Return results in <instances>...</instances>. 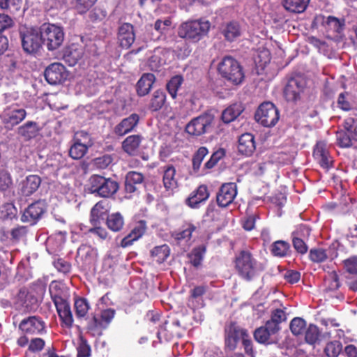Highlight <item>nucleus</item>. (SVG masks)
I'll return each instance as SVG.
<instances>
[{"label":"nucleus","instance_id":"obj_29","mask_svg":"<svg viewBox=\"0 0 357 357\" xmlns=\"http://www.w3.org/2000/svg\"><path fill=\"white\" fill-rule=\"evenodd\" d=\"M155 82V76L152 73L144 74L137 83V93L140 96L146 95Z\"/></svg>","mask_w":357,"mask_h":357},{"label":"nucleus","instance_id":"obj_57","mask_svg":"<svg viewBox=\"0 0 357 357\" xmlns=\"http://www.w3.org/2000/svg\"><path fill=\"white\" fill-rule=\"evenodd\" d=\"M113 162V158L111 155L105 154L96 158L93 160L94 165L99 169H105Z\"/></svg>","mask_w":357,"mask_h":357},{"label":"nucleus","instance_id":"obj_7","mask_svg":"<svg viewBox=\"0 0 357 357\" xmlns=\"http://www.w3.org/2000/svg\"><path fill=\"white\" fill-rule=\"evenodd\" d=\"M279 111L276 107L270 102L260 105L255 113V119L265 127H271L276 124L279 120Z\"/></svg>","mask_w":357,"mask_h":357},{"label":"nucleus","instance_id":"obj_34","mask_svg":"<svg viewBox=\"0 0 357 357\" xmlns=\"http://www.w3.org/2000/svg\"><path fill=\"white\" fill-rule=\"evenodd\" d=\"M38 131L36 123L32 121L26 123L17 129L18 135L23 137L25 139H30L34 137L37 135Z\"/></svg>","mask_w":357,"mask_h":357},{"label":"nucleus","instance_id":"obj_59","mask_svg":"<svg viewBox=\"0 0 357 357\" xmlns=\"http://www.w3.org/2000/svg\"><path fill=\"white\" fill-rule=\"evenodd\" d=\"M77 357H89L91 356V347L86 340L82 338L77 347Z\"/></svg>","mask_w":357,"mask_h":357},{"label":"nucleus","instance_id":"obj_31","mask_svg":"<svg viewBox=\"0 0 357 357\" xmlns=\"http://www.w3.org/2000/svg\"><path fill=\"white\" fill-rule=\"evenodd\" d=\"M243 111L241 104L235 103L227 107L222 113V120L225 123L234 121Z\"/></svg>","mask_w":357,"mask_h":357},{"label":"nucleus","instance_id":"obj_8","mask_svg":"<svg viewBox=\"0 0 357 357\" xmlns=\"http://www.w3.org/2000/svg\"><path fill=\"white\" fill-rule=\"evenodd\" d=\"M214 117L209 114H204L192 119L186 126V132L193 136H200L208 132L213 123Z\"/></svg>","mask_w":357,"mask_h":357},{"label":"nucleus","instance_id":"obj_26","mask_svg":"<svg viewBox=\"0 0 357 357\" xmlns=\"http://www.w3.org/2000/svg\"><path fill=\"white\" fill-rule=\"evenodd\" d=\"M162 183L167 191L172 192L178 187L176 178V169L172 165H165L162 167Z\"/></svg>","mask_w":357,"mask_h":357},{"label":"nucleus","instance_id":"obj_13","mask_svg":"<svg viewBox=\"0 0 357 357\" xmlns=\"http://www.w3.org/2000/svg\"><path fill=\"white\" fill-rule=\"evenodd\" d=\"M45 205L43 202H36L30 204L24 211L22 221L34 225L45 212Z\"/></svg>","mask_w":357,"mask_h":357},{"label":"nucleus","instance_id":"obj_18","mask_svg":"<svg viewBox=\"0 0 357 357\" xmlns=\"http://www.w3.org/2000/svg\"><path fill=\"white\" fill-rule=\"evenodd\" d=\"M118 41L123 48H129L135 41L134 27L130 23H123L118 31Z\"/></svg>","mask_w":357,"mask_h":357},{"label":"nucleus","instance_id":"obj_28","mask_svg":"<svg viewBox=\"0 0 357 357\" xmlns=\"http://www.w3.org/2000/svg\"><path fill=\"white\" fill-rule=\"evenodd\" d=\"M144 177L142 174L131 171L127 173L125 178V190L128 193L135 192L138 185L144 181Z\"/></svg>","mask_w":357,"mask_h":357},{"label":"nucleus","instance_id":"obj_38","mask_svg":"<svg viewBox=\"0 0 357 357\" xmlns=\"http://www.w3.org/2000/svg\"><path fill=\"white\" fill-rule=\"evenodd\" d=\"M172 24V21L169 19L164 20H157L154 24V30L158 33L157 36H152L150 39L158 40L163 36L168 31V27Z\"/></svg>","mask_w":357,"mask_h":357},{"label":"nucleus","instance_id":"obj_6","mask_svg":"<svg viewBox=\"0 0 357 357\" xmlns=\"http://www.w3.org/2000/svg\"><path fill=\"white\" fill-rule=\"evenodd\" d=\"M115 315V310L106 309L101 312L100 315H95L89 321L88 331L93 336H100L102 331L107 328Z\"/></svg>","mask_w":357,"mask_h":357},{"label":"nucleus","instance_id":"obj_61","mask_svg":"<svg viewBox=\"0 0 357 357\" xmlns=\"http://www.w3.org/2000/svg\"><path fill=\"white\" fill-rule=\"evenodd\" d=\"M346 271L351 274H357V257H351L344 261Z\"/></svg>","mask_w":357,"mask_h":357},{"label":"nucleus","instance_id":"obj_64","mask_svg":"<svg viewBox=\"0 0 357 357\" xmlns=\"http://www.w3.org/2000/svg\"><path fill=\"white\" fill-rule=\"evenodd\" d=\"M284 277L287 282L294 284L299 281L301 274L298 271L289 270L284 273Z\"/></svg>","mask_w":357,"mask_h":357},{"label":"nucleus","instance_id":"obj_50","mask_svg":"<svg viewBox=\"0 0 357 357\" xmlns=\"http://www.w3.org/2000/svg\"><path fill=\"white\" fill-rule=\"evenodd\" d=\"M182 82V77L176 75L173 77L167 84V89L173 98L176 97L178 89L180 88Z\"/></svg>","mask_w":357,"mask_h":357},{"label":"nucleus","instance_id":"obj_30","mask_svg":"<svg viewBox=\"0 0 357 357\" xmlns=\"http://www.w3.org/2000/svg\"><path fill=\"white\" fill-rule=\"evenodd\" d=\"M141 141L142 137L140 135H134L128 136L122 143L123 149L129 155H136L138 152Z\"/></svg>","mask_w":357,"mask_h":357},{"label":"nucleus","instance_id":"obj_48","mask_svg":"<svg viewBox=\"0 0 357 357\" xmlns=\"http://www.w3.org/2000/svg\"><path fill=\"white\" fill-rule=\"evenodd\" d=\"M205 252L206 248L204 246H199L194 248L191 253L189 255L190 263L194 266H199L203 259Z\"/></svg>","mask_w":357,"mask_h":357},{"label":"nucleus","instance_id":"obj_11","mask_svg":"<svg viewBox=\"0 0 357 357\" xmlns=\"http://www.w3.org/2000/svg\"><path fill=\"white\" fill-rule=\"evenodd\" d=\"M26 116L24 109L17 107H7L1 114L5 127L11 129L21 123Z\"/></svg>","mask_w":357,"mask_h":357},{"label":"nucleus","instance_id":"obj_33","mask_svg":"<svg viewBox=\"0 0 357 357\" xmlns=\"http://www.w3.org/2000/svg\"><path fill=\"white\" fill-rule=\"evenodd\" d=\"M241 33V29L239 24L236 22H230L227 23L222 29V34L226 40L233 41L239 37Z\"/></svg>","mask_w":357,"mask_h":357},{"label":"nucleus","instance_id":"obj_62","mask_svg":"<svg viewBox=\"0 0 357 357\" xmlns=\"http://www.w3.org/2000/svg\"><path fill=\"white\" fill-rule=\"evenodd\" d=\"M352 134L349 132H345L343 131L337 133V140L340 145L342 147H349L351 146V137Z\"/></svg>","mask_w":357,"mask_h":357},{"label":"nucleus","instance_id":"obj_40","mask_svg":"<svg viewBox=\"0 0 357 357\" xmlns=\"http://www.w3.org/2000/svg\"><path fill=\"white\" fill-rule=\"evenodd\" d=\"M290 249L289 244L284 241H277L271 245V251L274 256L283 257L286 256Z\"/></svg>","mask_w":357,"mask_h":357},{"label":"nucleus","instance_id":"obj_46","mask_svg":"<svg viewBox=\"0 0 357 357\" xmlns=\"http://www.w3.org/2000/svg\"><path fill=\"white\" fill-rule=\"evenodd\" d=\"M319 328L314 324H310L305 334V342L310 344H314L319 340Z\"/></svg>","mask_w":357,"mask_h":357},{"label":"nucleus","instance_id":"obj_4","mask_svg":"<svg viewBox=\"0 0 357 357\" xmlns=\"http://www.w3.org/2000/svg\"><path fill=\"white\" fill-rule=\"evenodd\" d=\"M89 190L102 197H109L116 193L119 189L116 181L104 176L94 174L89 179Z\"/></svg>","mask_w":357,"mask_h":357},{"label":"nucleus","instance_id":"obj_19","mask_svg":"<svg viewBox=\"0 0 357 357\" xmlns=\"http://www.w3.org/2000/svg\"><path fill=\"white\" fill-rule=\"evenodd\" d=\"M208 197L209 192L207 186L201 185L190 193L185 200V204L192 208H197L199 207V204L205 202Z\"/></svg>","mask_w":357,"mask_h":357},{"label":"nucleus","instance_id":"obj_41","mask_svg":"<svg viewBox=\"0 0 357 357\" xmlns=\"http://www.w3.org/2000/svg\"><path fill=\"white\" fill-rule=\"evenodd\" d=\"M272 335L273 334L271 333L265 326L257 328L254 333L256 341L262 344H271L273 342L271 339Z\"/></svg>","mask_w":357,"mask_h":357},{"label":"nucleus","instance_id":"obj_27","mask_svg":"<svg viewBox=\"0 0 357 357\" xmlns=\"http://www.w3.org/2000/svg\"><path fill=\"white\" fill-rule=\"evenodd\" d=\"M256 149L255 137L251 133H244L238 139V150L246 156L251 155Z\"/></svg>","mask_w":357,"mask_h":357},{"label":"nucleus","instance_id":"obj_10","mask_svg":"<svg viewBox=\"0 0 357 357\" xmlns=\"http://www.w3.org/2000/svg\"><path fill=\"white\" fill-rule=\"evenodd\" d=\"M19 329L24 335H41L45 332V323L40 317L31 316L21 321Z\"/></svg>","mask_w":357,"mask_h":357},{"label":"nucleus","instance_id":"obj_37","mask_svg":"<svg viewBox=\"0 0 357 357\" xmlns=\"http://www.w3.org/2000/svg\"><path fill=\"white\" fill-rule=\"evenodd\" d=\"M124 225L123 216L119 213L109 215L107 218V225L113 231H120Z\"/></svg>","mask_w":357,"mask_h":357},{"label":"nucleus","instance_id":"obj_17","mask_svg":"<svg viewBox=\"0 0 357 357\" xmlns=\"http://www.w3.org/2000/svg\"><path fill=\"white\" fill-rule=\"evenodd\" d=\"M84 55V47L82 45L73 43L65 48L63 59L70 66H74Z\"/></svg>","mask_w":357,"mask_h":357},{"label":"nucleus","instance_id":"obj_58","mask_svg":"<svg viewBox=\"0 0 357 357\" xmlns=\"http://www.w3.org/2000/svg\"><path fill=\"white\" fill-rule=\"evenodd\" d=\"M328 25L337 33H340L344 26V20L333 16H328L326 21Z\"/></svg>","mask_w":357,"mask_h":357},{"label":"nucleus","instance_id":"obj_20","mask_svg":"<svg viewBox=\"0 0 357 357\" xmlns=\"http://www.w3.org/2000/svg\"><path fill=\"white\" fill-rule=\"evenodd\" d=\"M146 229V222L144 220H140L135 223L130 232L125 236L121 242L122 248H127L140 238Z\"/></svg>","mask_w":357,"mask_h":357},{"label":"nucleus","instance_id":"obj_45","mask_svg":"<svg viewBox=\"0 0 357 357\" xmlns=\"http://www.w3.org/2000/svg\"><path fill=\"white\" fill-rule=\"evenodd\" d=\"M77 255L85 261H89L97 255V250L91 245L83 244L77 250Z\"/></svg>","mask_w":357,"mask_h":357},{"label":"nucleus","instance_id":"obj_24","mask_svg":"<svg viewBox=\"0 0 357 357\" xmlns=\"http://www.w3.org/2000/svg\"><path fill=\"white\" fill-rule=\"evenodd\" d=\"M41 179L38 175H29L20 183V192L23 196H30L39 188Z\"/></svg>","mask_w":357,"mask_h":357},{"label":"nucleus","instance_id":"obj_9","mask_svg":"<svg viewBox=\"0 0 357 357\" xmlns=\"http://www.w3.org/2000/svg\"><path fill=\"white\" fill-rule=\"evenodd\" d=\"M22 45L24 50L27 53L37 52L43 43L41 31L36 29H26L20 31Z\"/></svg>","mask_w":357,"mask_h":357},{"label":"nucleus","instance_id":"obj_21","mask_svg":"<svg viewBox=\"0 0 357 357\" xmlns=\"http://www.w3.org/2000/svg\"><path fill=\"white\" fill-rule=\"evenodd\" d=\"M313 155L321 167L328 169L331 167L333 160L324 142L317 143Z\"/></svg>","mask_w":357,"mask_h":357},{"label":"nucleus","instance_id":"obj_1","mask_svg":"<svg viewBox=\"0 0 357 357\" xmlns=\"http://www.w3.org/2000/svg\"><path fill=\"white\" fill-rule=\"evenodd\" d=\"M234 269L242 280L250 282L265 271V262L259 261L248 250L237 252L234 259Z\"/></svg>","mask_w":357,"mask_h":357},{"label":"nucleus","instance_id":"obj_55","mask_svg":"<svg viewBox=\"0 0 357 357\" xmlns=\"http://www.w3.org/2000/svg\"><path fill=\"white\" fill-rule=\"evenodd\" d=\"M13 181L10 174L5 170L0 172V191L5 192L11 188Z\"/></svg>","mask_w":357,"mask_h":357},{"label":"nucleus","instance_id":"obj_51","mask_svg":"<svg viewBox=\"0 0 357 357\" xmlns=\"http://www.w3.org/2000/svg\"><path fill=\"white\" fill-rule=\"evenodd\" d=\"M97 0H74L75 9L79 14L88 12L95 4Z\"/></svg>","mask_w":357,"mask_h":357},{"label":"nucleus","instance_id":"obj_22","mask_svg":"<svg viewBox=\"0 0 357 357\" xmlns=\"http://www.w3.org/2000/svg\"><path fill=\"white\" fill-rule=\"evenodd\" d=\"M54 303L62 323L66 326L70 327L73 323V317L67 298L54 302Z\"/></svg>","mask_w":357,"mask_h":357},{"label":"nucleus","instance_id":"obj_43","mask_svg":"<svg viewBox=\"0 0 357 357\" xmlns=\"http://www.w3.org/2000/svg\"><path fill=\"white\" fill-rule=\"evenodd\" d=\"M88 147L79 142H75L69 150V155L75 160L81 159L86 153Z\"/></svg>","mask_w":357,"mask_h":357},{"label":"nucleus","instance_id":"obj_52","mask_svg":"<svg viewBox=\"0 0 357 357\" xmlns=\"http://www.w3.org/2000/svg\"><path fill=\"white\" fill-rule=\"evenodd\" d=\"M341 351L342 344L339 341L328 343L324 349V352L328 357H337Z\"/></svg>","mask_w":357,"mask_h":357},{"label":"nucleus","instance_id":"obj_42","mask_svg":"<svg viewBox=\"0 0 357 357\" xmlns=\"http://www.w3.org/2000/svg\"><path fill=\"white\" fill-rule=\"evenodd\" d=\"M105 215V211L102 203L99 202L94 205L91 211V223L96 226L99 223L100 219H103Z\"/></svg>","mask_w":357,"mask_h":357},{"label":"nucleus","instance_id":"obj_47","mask_svg":"<svg viewBox=\"0 0 357 357\" xmlns=\"http://www.w3.org/2000/svg\"><path fill=\"white\" fill-rule=\"evenodd\" d=\"M328 257L327 251L323 248H312L310 250L309 258L314 263H321L325 261Z\"/></svg>","mask_w":357,"mask_h":357},{"label":"nucleus","instance_id":"obj_2","mask_svg":"<svg viewBox=\"0 0 357 357\" xmlns=\"http://www.w3.org/2000/svg\"><path fill=\"white\" fill-rule=\"evenodd\" d=\"M210 27L211 23L206 20L186 21L178 26V36L192 42H198L208 33Z\"/></svg>","mask_w":357,"mask_h":357},{"label":"nucleus","instance_id":"obj_56","mask_svg":"<svg viewBox=\"0 0 357 357\" xmlns=\"http://www.w3.org/2000/svg\"><path fill=\"white\" fill-rule=\"evenodd\" d=\"M225 150L222 149H220L214 152L210 159L205 163L204 168L207 169L213 168L225 156Z\"/></svg>","mask_w":357,"mask_h":357},{"label":"nucleus","instance_id":"obj_14","mask_svg":"<svg viewBox=\"0 0 357 357\" xmlns=\"http://www.w3.org/2000/svg\"><path fill=\"white\" fill-rule=\"evenodd\" d=\"M45 77L50 84L61 83L66 79L64 66L59 63H52L45 69Z\"/></svg>","mask_w":357,"mask_h":357},{"label":"nucleus","instance_id":"obj_3","mask_svg":"<svg viewBox=\"0 0 357 357\" xmlns=\"http://www.w3.org/2000/svg\"><path fill=\"white\" fill-rule=\"evenodd\" d=\"M221 75L234 84H239L244 78L243 69L238 62L231 56H225L218 65Z\"/></svg>","mask_w":357,"mask_h":357},{"label":"nucleus","instance_id":"obj_39","mask_svg":"<svg viewBox=\"0 0 357 357\" xmlns=\"http://www.w3.org/2000/svg\"><path fill=\"white\" fill-rule=\"evenodd\" d=\"M170 250L167 245L164 244L155 247L151 250V256L158 263H162L169 255Z\"/></svg>","mask_w":357,"mask_h":357},{"label":"nucleus","instance_id":"obj_53","mask_svg":"<svg viewBox=\"0 0 357 357\" xmlns=\"http://www.w3.org/2000/svg\"><path fill=\"white\" fill-rule=\"evenodd\" d=\"M305 326V321L300 317L294 318L290 323V329L294 335H301Z\"/></svg>","mask_w":357,"mask_h":357},{"label":"nucleus","instance_id":"obj_15","mask_svg":"<svg viewBox=\"0 0 357 357\" xmlns=\"http://www.w3.org/2000/svg\"><path fill=\"white\" fill-rule=\"evenodd\" d=\"M304 87L305 82L301 78L290 79L284 91V95L287 100L292 102L298 100Z\"/></svg>","mask_w":357,"mask_h":357},{"label":"nucleus","instance_id":"obj_54","mask_svg":"<svg viewBox=\"0 0 357 357\" xmlns=\"http://www.w3.org/2000/svg\"><path fill=\"white\" fill-rule=\"evenodd\" d=\"M195 230L193 225L188 224L182 231L175 234V238L178 241H188L190 239L192 233Z\"/></svg>","mask_w":357,"mask_h":357},{"label":"nucleus","instance_id":"obj_23","mask_svg":"<svg viewBox=\"0 0 357 357\" xmlns=\"http://www.w3.org/2000/svg\"><path fill=\"white\" fill-rule=\"evenodd\" d=\"M139 116L137 114H132L123 119L114 128V132L119 136H123L132 131L138 124Z\"/></svg>","mask_w":357,"mask_h":357},{"label":"nucleus","instance_id":"obj_16","mask_svg":"<svg viewBox=\"0 0 357 357\" xmlns=\"http://www.w3.org/2000/svg\"><path fill=\"white\" fill-rule=\"evenodd\" d=\"M310 229L305 225H300L292 234V243L294 249L301 255L307 253L308 247L302 237L307 238Z\"/></svg>","mask_w":357,"mask_h":357},{"label":"nucleus","instance_id":"obj_12","mask_svg":"<svg viewBox=\"0 0 357 357\" xmlns=\"http://www.w3.org/2000/svg\"><path fill=\"white\" fill-rule=\"evenodd\" d=\"M237 195V186L234 183H226L221 185L217 195L218 205L227 207L231 204Z\"/></svg>","mask_w":357,"mask_h":357},{"label":"nucleus","instance_id":"obj_49","mask_svg":"<svg viewBox=\"0 0 357 357\" xmlns=\"http://www.w3.org/2000/svg\"><path fill=\"white\" fill-rule=\"evenodd\" d=\"M208 151L206 147H200L195 153L192 158V168L195 173L199 170L201 164L204 157L208 154Z\"/></svg>","mask_w":357,"mask_h":357},{"label":"nucleus","instance_id":"obj_35","mask_svg":"<svg viewBox=\"0 0 357 357\" xmlns=\"http://www.w3.org/2000/svg\"><path fill=\"white\" fill-rule=\"evenodd\" d=\"M49 291L54 303L67 298L63 286L56 281L51 282L49 287Z\"/></svg>","mask_w":357,"mask_h":357},{"label":"nucleus","instance_id":"obj_63","mask_svg":"<svg viewBox=\"0 0 357 357\" xmlns=\"http://www.w3.org/2000/svg\"><path fill=\"white\" fill-rule=\"evenodd\" d=\"M54 266L59 272L64 274L69 273L71 269L70 264L62 259H59L56 261L54 262Z\"/></svg>","mask_w":357,"mask_h":357},{"label":"nucleus","instance_id":"obj_36","mask_svg":"<svg viewBox=\"0 0 357 357\" xmlns=\"http://www.w3.org/2000/svg\"><path fill=\"white\" fill-rule=\"evenodd\" d=\"M165 100V93L160 90L155 91L150 100L149 109L153 112L160 110L164 105Z\"/></svg>","mask_w":357,"mask_h":357},{"label":"nucleus","instance_id":"obj_60","mask_svg":"<svg viewBox=\"0 0 357 357\" xmlns=\"http://www.w3.org/2000/svg\"><path fill=\"white\" fill-rule=\"evenodd\" d=\"M45 342L42 338L36 337L31 340L29 350L31 352H38L43 349Z\"/></svg>","mask_w":357,"mask_h":357},{"label":"nucleus","instance_id":"obj_25","mask_svg":"<svg viewBox=\"0 0 357 357\" xmlns=\"http://www.w3.org/2000/svg\"><path fill=\"white\" fill-rule=\"evenodd\" d=\"M245 334V329L231 325L226 330L225 346L229 350L235 349L237 342Z\"/></svg>","mask_w":357,"mask_h":357},{"label":"nucleus","instance_id":"obj_44","mask_svg":"<svg viewBox=\"0 0 357 357\" xmlns=\"http://www.w3.org/2000/svg\"><path fill=\"white\" fill-rule=\"evenodd\" d=\"M90 305L84 298H78L75 301V314L79 318L84 317L89 312Z\"/></svg>","mask_w":357,"mask_h":357},{"label":"nucleus","instance_id":"obj_5","mask_svg":"<svg viewBox=\"0 0 357 357\" xmlns=\"http://www.w3.org/2000/svg\"><path fill=\"white\" fill-rule=\"evenodd\" d=\"M43 43L50 51L59 48L64 40L63 29L54 24H44L41 28Z\"/></svg>","mask_w":357,"mask_h":357},{"label":"nucleus","instance_id":"obj_32","mask_svg":"<svg viewBox=\"0 0 357 357\" xmlns=\"http://www.w3.org/2000/svg\"><path fill=\"white\" fill-rule=\"evenodd\" d=\"M310 0H284L282 5L284 8L293 13H303L305 10Z\"/></svg>","mask_w":357,"mask_h":357}]
</instances>
